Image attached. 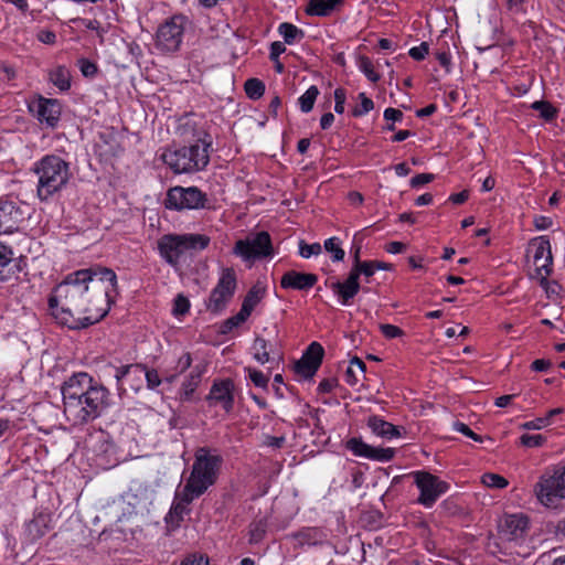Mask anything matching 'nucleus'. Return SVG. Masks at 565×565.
<instances>
[{"instance_id":"40","label":"nucleus","mask_w":565,"mask_h":565,"mask_svg":"<svg viewBox=\"0 0 565 565\" xmlns=\"http://www.w3.org/2000/svg\"><path fill=\"white\" fill-rule=\"evenodd\" d=\"M369 459L381 462H387L393 459L395 450L393 448H379L371 446Z\"/></svg>"},{"instance_id":"6","label":"nucleus","mask_w":565,"mask_h":565,"mask_svg":"<svg viewBox=\"0 0 565 565\" xmlns=\"http://www.w3.org/2000/svg\"><path fill=\"white\" fill-rule=\"evenodd\" d=\"M110 393L102 384L88 390L78 401V412L65 413L75 424H87L98 418L110 405Z\"/></svg>"},{"instance_id":"4","label":"nucleus","mask_w":565,"mask_h":565,"mask_svg":"<svg viewBox=\"0 0 565 565\" xmlns=\"http://www.w3.org/2000/svg\"><path fill=\"white\" fill-rule=\"evenodd\" d=\"M199 143L183 146L174 150H166L161 158L174 173H192L203 170L210 161L209 148L212 142L201 140Z\"/></svg>"},{"instance_id":"11","label":"nucleus","mask_w":565,"mask_h":565,"mask_svg":"<svg viewBox=\"0 0 565 565\" xmlns=\"http://www.w3.org/2000/svg\"><path fill=\"white\" fill-rule=\"evenodd\" d=\"M189 22L183 14H174L160 24L156 35V45L163 52H175L179 50L185 24Z\"/></svg>"},{"instance_id":"57","label":"nucleus","mask_w":565,"mask_h":565,"mask_svg":"<svg viewBox=\"0 0 565 565\" xmlns=\"http://www.w3.org/2000/svg\"><path fill=\"white\" fill-rule=\"evenodd\" d=\"M434 179H435V175L433 173H419L411 179L409 184L412 188H419L424 184H427V183L434 181Z\"/></svg>"},{"instance_id":"5","label":"nucleus","mask_w":565,"mask_h":565,"mask_svg":"<svg viewBox=\"0 0 565 565\" xmlns=\"http://www.w3.org/2000/svg\"><path fill=\"white\" fill-rule=\"evenodd\" d=\"M210 242L207 235L199 233L166 234L158 241V250L169 265L175 266L184 253L203 250Z\"/></svg>"},{"instance_id":"18","label":"nucleus","mask_w":565,"mask_h":565,"mask_svg":"<svg viewBox=\"0 0 565 565\" xmlns=\"http://www.w3.org/2000/svg\"><path fill=\"white\" fill-rule=\"evenodd\" d=\"M530 248H533L534 255V265H535V275H541L546 273V275L552 274L553 266V255L551 250L550 239L546 236H540L531 241Z\"/></svg>"},{"instance_id":"43","label":"nucleus","mask_w":565,"mask_h":565,"mask_svg":"<svg viewBox=\"0 0 565 565\" xmlns=\"http://www.w3.org/2000/svg\"><path fill=\"white\" fill-rule=\"evenodd\" d=\"M249 380L257 387L266 388L269 382V377L265 375L262 371H258L253 367H246Z\"/></svg>"},{"instance_id":"54","label":"nucleus","mask_w":565,"mask_h":565,"mask_svg":"<svg viewBox=\"0 0 565 565\" xmlns=\"http://www.w3.org/2000/svg\"><path fill=\"white\" fill-rule=\"evenodd\" d=\"M454 429L463 434L465 436L473 439L475 441L481 443L483 440L482 436L473 433L468 425L461 422L454 423Z\"/></svg>"},{"instance_id":"25","label":"nucleus","mask_w":565,"mask_h":565,"mask_svg":"<svg viewBox=\"0 0 565 565\" xmlns=\"http://www.w3.org/2000/svg\"><path fill=\"white\" fill-rule=\"evenodd\" d=\"M12 250L0 243V281L9 280L20 268L12 264Z\"/></svg>"},{"instance_id":"32","label":"nucleus","mask_w":565,"mask_h":565,"mask_svg":"<svg viewBox=\"0 0 565 565\" xmlns=\"http://www.w3.org/2000/svg\"><path fill=\"white\" fill-rule=\"evenodd\" d=\"M531 108L540 113V117L546 121H552L557 117L558 110L546 100H536Z\"/></svg>"},{"instance_id":"45","label":"nucleus","mask_w":565,"mask_h":565,"mask_svg":"<svg viewBox=\"0 0 565 565\" xmlns=\"http://www.w3.org/2000/svg\"><path fill=\"white\" fill-rule=\"evenodd\" d=\"M266 534V524L263 521H259L250 526L249 530V543L257 544L259 543Z\"/></svg>"},{"instance_id":"15","label":"nucleus","mask_w":565,"mask_h":565,"mask_svg":"<svg viewBox=\"0 0 565 565\" xmlns=\"http://www.w3.org/2000/svg\"><path fill=\"white\" fill-rule=\"evenodd\" d=\"M29 109L33 113L41 124H45L50 128H55L60 121L62 114V105L57 99L39 98L29 105Z\"/></svg>"},{"instance_id":"64","label":"nucleus","mask_w":565,"mask_h":565,"mask_svg":"<svg viewBox=\"0 0 565 565\" xmlns=\"http://www.w3.org/2000/svg\"><path fill=\"white\" fill-rule=\"evenodd\" d=\"M337 384H338V380L334 377L324 379L323 381L320 382V384L318 386V391L320 393H330L337 386Z\"/></svg>"},{"instance_id":"3","label":"nucleus","mask_w":565,"mask_h":565,"mask_svg":"<svg viewBox=\"0 0 565 565\" xmlns=\"http://www.w3.org/2000/svg\"><path fill=\"white\" fill-rule=\"evenodd\" d=\"M38 175L36 194L43 202L62 191L72 178L70 162L56 154H46L34 163Z\"/></svg>"},{"instance_id":"20","label":"nucleus","mask_w":565,"mask_h":565,"mask_svg":"<svg viewBox=\"0 0 565 565\" xmlns=\"http://www.w3.org/2000/svg\"><path fill=\"white\" fill-rule=\"evenodd\" d=\"M22 220V211L13 201L0 200V234L12 233Z\"/></svg>"},{"instance_id":"19","label":"nucleus","mask_w":565,"mask_h":565,"mask_svg":"<svg viewBox=\"0 0 565 565\" xmlns=\"http://www.w3.org/2000/svg\"><path fill=\"white\" fill-rule=\"evenodd\" d=\"M326 286H328L333 294L338 296L340 303L343 306L350 305L352 299L361 289L360 282L350 271L345 280L340 281L327 279Z\"/></svg>"},{"instance_id":"31","label":"nucleus","mask_w":565,"mask_h":565,"mask_svg":"<svg viewBox=\"0 0 565 565\" xmlns=\"http://www.w3.org/2000/svg\"><path fill=\"white\" fill-rule=\"evenodd\" d=\"M247 319H248V316L245 315L242 310H239L238 313H236L233 317L227 318L220 324L217 333L222 334V335H226L230 332H232L235 328H238Z\"/></svg>"},{"instance_id":"34","label":"nucleus","mask_w":565,"mask_h":565,"mask_svg":"<svg viewBox=\"0 0 565 565\" xmlns=\"http://www.w3.org/2000/svg\"><path fill=\"white\" fill-rule=\"evenodd\" d=\"M354 366L358 367L359 372L361 374H364L365 371H366V365L365 363L358 356H354L351 361H350V366L345 371V382L349 384V385H355L359 381L355 372H356V369H354Z\"/></svg>"},{"instance_id":"7","label":"nucleus","mask_w":565,"mask_h":565,"mask_svg":"<svg viewBox=\"0 0 565 565\" xmlns=\"http://www.w3.org/2000/svg\"><path fill=\"white\" fill-rule=\"evenodd\" d=\"M537 500L547 508H557L565 499V466L544 472L534 487Z\"/></svg>"},{"instance_id":"29","label":"nucleus","mask_w":565,"mask_h":565,"mask_svg":"<svg viewBox=\"0 0 565 565\" xmlns=\"http://www.w3.org/2000/svg\"><path fill=\"white\" fill-rule=\"evenodd\" d=\"M278 32L284 38L282 43L289 45L299 42L305 38L303 30L289 22L280 23L278 26Z\"/></svg>"},{"instance_id":"52","label":"nucleus","mask_w":565,"mask_h":565,"mask_svg":"<svg viewBox=\"0 0 565 565\" xmlns=\"http://www.w3.org/2000/svg\"><path fill=\"white\" fill-rule=\"evenodd\" d=\"M380 330L386 339H394L404 334V331L401 328L388 323L380 324Z\"/></svg>"},{"instance_id":"48","label":"nucleus","mask_w":565,"mask_h":565,"mask_svg":"<svg viewBox=\"0 0 565 565\" xmlns=\"http://www.w3.org/2000/svg\"><path fill=\"white\" fill-rule=\"evenodd\" d=\"M142 374H145V377L147 381V387L149 390H154L162 383V379L160 377L158 371L154 369L149 370L145 365V370H142Z\"/></svg>"},{"instance_id":"51","label":"nucleus","mask_w":565,"mask_h":565,"mask_svg":"<svg viewBox=\"0 0 565 565\" xmlns=\"http://www.w3.org/2000/svg\"><path fill=\"white\" fill-rule=\"evenodd\" d=\"M189 309H190V302H189L188 298H185L182 295H178L174 299L173 313L175 316H182V315L186 313L189 311Z\"/></svg>"},{"instance_id":"56","label":"nucleus","mask_w":565,"mask_h":565,"mask_svg":"<svg viewBox=\"0 0 565 565\" xmlns=\"http://www.w3.org/2000/svg\"><path fill=\"white\" fill-rule=\"evenodd\" d=\"M347 99L345 90L341 87L337 88L334 90V111L337 114H343L344 113V104Z\"/></svg>"},{"instance_id":"22","label":"nucleus","mask_w":565,"mask_h":565,"mask_svg":"<svg viewBox=\"0 0 565 565\" xmlns=\"http://www.w3.org/2000/svg\"><path fill=\"white\" fill-rule=\"evenodd\" d=\"M367 426L373 434L383 438L392 439L401 436V431L397 426H394L377 415H372L367 418Z\"/></svg>"},{"instance_id":"61","label":"nucleus","mask_w":565,"mask_h":565,"mask_svg":"<svg viewBox=\"0 0 565 565\" xmlns=\"http://www.w3.org/2000/svg\"><path fill=\"white\" fill-rule=\"evenodd\" d=\"M38 40L44 44H54L56 42V34L51 30H41L38 33Z\"/></svg>"},{"instance_id":"36","label":"nucleus","mask_w":565,"mask_h":565,"mask_svg":"<svg viewBox=\"0 0 565 565\" xmlns=\"http://www.w3.org/2000/svg\"><path fill=\"white\" fill-rule=\"evenodd\" d=\"M347 448L351 450L355 456L364 457L369 459L371 451V445L364 443L362 439L353 437L347 441Z\"/></svg>"},{"instance_id":"35","label":"nucleus","mask_w":565,"mask_h":565,"mask_svg":"<svg viewBox=\"0 0 565 565\" xmlns=\"http://www.w3.org/2000/svg\"><path fill=\"white\" fill-rule=\"evenodd\" d=\"M245 93L250 99H259L265 93V84L258 78H249L244 85Z\"/></svg>"},{"instance_id":"41","label":"nucleus","mask_w":565,"mask_h":565,"mask_svg":"<svg viewBox=\"0 0 565 565\" xmlns=\"http://www.w3.org/2000/svg\"><path fill=\"white\" fill-rule=\"evenodd\" d=\"M358 98L361 102L360 106H356L352 109L353 117H362L365 114L370 113L374 108V103L371 98H369L365 93H360Z\"/></svg>"},{"instance_id":"53","label":"nucleus","mask_w":565,"mask_h":565,"mask_svg":"<svg viewBox=\"0 0 565 565\" xmlns=\"http://www.w3.org/2000/svg\"><path fill=\"white\" fill-rule=\"evenodd\" d=\"M180 565H210V559L203 554H190L188 555Z\"/></svg>"},{"instance_id":"38","label":"nucleus","mask_w":565,"mask_h":565,"mask_svg":"<svg viewBox=\"0 0 565 565\" xmlns=\"http://www.w3.org/2000/svg\"><path fill=\"white\" fill-rule=\"evenodd\" d=\"M324 249L328 253L332 254L333 262H341L344 258V250L340 246V241L338 237H330L324 242Z\"/></svg>"},{"instance_id":"62","label":"nucleus","mask_w":565,"mask_h":565,"mask_svg":"<svg viewBox=\"0 0 565 565\" xmlns=\"http://www.w3.org/2000/svg\"><path fill=\"white\" fill-rule=\"evenodd\" d=\"M191 363H192V358H191L190 353H184L183 355H181L179 358L177 366H175V369L178 370L177 374H181V373L185 372L191 366Z\"/></svg>"},{"instance_id":"55","label":"nucleus","mask_w":565,"mask_h":565,"mask_svg":"<svg viewBox=\"0 0 565 565\" xmlns=\"http://www.w3.org/2000/svg\"><path fill=\"white\" fill-rule=\"evenodd\" d=\"M429 52L427 42H423L419 46H414L409 50L408 54L415 61H423Z\"/></svg>"},{"instance_id":"17","label":"nucleus","mask_w":565,"mask_h":565,"mask_svg":"<svg viewBox=\"0 0 565 565\" xmlns=\"http://www.w3.org/2000/svg\"><path fill=\"white\" fill-rule=\"evenodd\" d=\"M529 530V519L523 514L505 515L498 525L501 540L519 541L523 539Z\"/></svg>"},{"instance_id":"44","label":"nucleus","mask_w":565,"mask_h":565,"mask_svg":"<svg viewBox=\"0 0 565 565\" xmlns=\"http://www.w3.org/2000/svg\"><path fill=\"white\" fill-rule=\"evenodd\" d=\"M545 441H546V437L543 435H540V434H537V435L524 434L520 437L521 445H523L525 447H530V448L541 447L544 445Z\"/></svg>"},{"instance_id":"50","label":"nucleus","mask_w":565,"mask_h":565,"mask_svg":"<svg viewBox=\"0 0 565 565\" xmlns=\"http://www.w3.org/2000/svg\"><path fill=\"white\" fill-rule=\"evenodd\" d=\"M78 66H79V70L82 72V74L85 77L92 78L98 72L97 65L95 63L90 62L89 60L84 58V57L78 60Z\"/></svg>"},{"instance_id":"59","label":"nucleus","mask_w":565,"mask_h":565,"mask_svg":"<svg viewBox=\"0 0 565 565\" xmlns=\"http://www.w3.org/2000/svg\"><path fill=\"white\" fill-rule=\"evenodd\" d=\"M286 52V45L285 43L280 41H275L270 44V53L269 58L270 61L279 60L280 54Z\"/></svg>"},{"instance_id":"27","label":"nucleus","mask_w":565,"mask_h":565,"mask_svg":"<svg viewBox=\"0 0 565 565\" xmlns=\"http://www.w3.org/2000/svg\"><path fill=\"white\" fill-rule=\"evenodd\" d=\"M49 79L60 90L66 92L71 88V73L65 66H57L49 73Z\"/></svg>"},{"instance_id":"24","label":"nucleus","mask_w":565,"mask_h":565,"mask_svg":"<svg viewBox=\"0 0 565 565\" xmlns=\"http://www.w3.org/2000/svg\"><path fill=\"white\" fill-rule=\"evenodd\" d=\"M266 295V287L257 281L255 285L250 287V289L247 291L241 310L247 315L248 317L252 315L254 308L262 301V299Z\"/></svg>"},{"instance_id":"12","label":"nucleus","mask_w":565,"mask_h":565,"mask_svg":"<svg viewBox=\"0 0 565 565\" xmlns=\"http://www.w3.org/2000/svg\"><path fill=\"white\" fill-rule=\"evenodd\" d=\"M94 379L85 372L75 373L70 376L62 385L64 413L78 412L79 397L88 390L98 385Z\"/></svg>"},{"instance_id":"1","label":"nucleus","mask_w":565,"mask_h":565,"mask_svg":"<svg viewBox=\"0 0 565 565\" xmlns=\"http://www.w3.org/2000/svg\"><path fill=\"white\" fill-rule=\"evenodd\" d=\"M118 295L116 273L99 265L68 274L49 297L54 320L78 330L99 322Z\"/></svg>"},{"instance_id":"33","label":"nucleus","mask_w":565,"mask_h":565,"mask_svg":"<svg viewBox=\"0 0 565 565\" xmlns=\"http://www.w3.org/2000/svg\"><path fill=\"white\" fill-rule=\"evenodd\" d=\"M319 93L318 87L312 85L299 97L298 102L302 113H309L312 110Z\"/></svg>"},{"instance_id":"26","label":"nucleus","mask_w":565,"mask_h":565,"mask_svg":"<svg viewBox=\"0 0 565 565\" xmlns=\"http://www.w3.org/2000/svg\"><path fill=\"white\" fill-rule=\"evenodd\" d=\"M300 544L317 545L327 540V534L320 527H303L294 534Z\"/></svg>"},{"instance_id":"47","label":"nucleus","mask_w":565,"mask_h":565,"mask_svg":"<svg viewBox=\"0 0 565 565\" xmlns=\"http://www.w3.org/2000/svg\"><path fill=\"white\" fill-rule=\"evenodd\" d=\"M360 68L371 82L376 83L380 79V75L374 71L372 61L369 57H361Z\"/></svg>"},{"instance_id":"30","label":"nucleus","mask_w":565,"mask_h":565,"mask_svg":"<svg viewBox=\"0 0 565 565\" xmlns=\"http://www.w3.org/2000/svg\"><path fill=\"white\" fill-rule=\"evenodd\" d=\"M201 370L195 366L186 381L182 384L181 399L189 401L201 381Z\"/></svg>"},{"instance_id":"60","label":"nucleus","mask_w":565,"mask_h":565,"mask_svg":"<svg viewBox=\"0 0 565 565\" xmlns=\"http://www.w3.org/2000/svg\"><path fill=\"white\" fill-rule=\"evenodd\" d=\"M361 249H362V239L358 238V235H355L353 238L352 247H351V253L353 256V265H358L359 263L362 262L360 258Z\"/></svg>"},{"instance_id":"58","label":"nucleus","mask_w":565,"mask_h":565,"mask_svg":"<svg viewBox=\"0 0 565 565\" xmlns=\"http://www.w3.org/2000/svg\"><path fill=\"white\" fill-rule=\"evenodd\" d=\"M548 425V417H539L522 425L523 429H541Z\"/></svg>"},{"instance_id":"49","label":"nucleus","mask_w":565,"mask_h":565,"mask_svg":"<svg viewBox=\"0 0 565 565\" xmlns=\"http://www.w3.org/2000/svg\"><path fill=\"white\" fill-rule=\"evenodd\" d=\"M327 4L328 0H309L306 13L313 17H327V14L320 12Z\"/></svg>"},{"instance_id":"16","label":"nucleus","mask_w":565,"mask_h":565,"mask_svg":"<svg viewBox=\"0 0 565 565\" xmlns=\"http://www.w3.org/2000/svg\"><path fill=\"white\" fill-rule=\"evenodd\" d=\"M234 382L231 379L215 380L206 401L210 406L220 405L226 413L234 407Z\"/></svg>"},{"instance_id":"8","label":"nucleus","mask_w":565,"mask_h":565,"mask_svg":"<svg viewBox=\"0 0 565 565\" xmlns=\"http://www.w3.org/2000/svg\"><path fill=\"white\" fill-rule=\"evenodd\" d=\"M164 206L168 210H200L210 209V201L206 193L196 186H174L169 189L164 200Z\"/></svg>"},{"instance_id":"21","label":"nucleus","mask_w":565,"mask_h":565,"mask_svg":"<svg viewBox=\"0 0 565 565\" xmlns=\"http://www.w3.org/2000/svg\"><path fill=\"white\" fill-rule=\"evenodd\" d=\"M317 281L318 276L316 274L288 270L282 275L280 286L284 289L306 291L312 288Z\"/></svg>"},{"instance_id":"13","label":"nucleus","mask_w":565,"mask_h":565,"mask_svg":"<svg viewBox=\"0 0 565 565\" xmlns=\"http://www.w3.org/2000/svg\"><path fill=\"white\" fill-rule=\"evenodd\" d=\"M415 483L420 491L417 502L425 508H431L438 498L446 493L449 484L440 480L437 476L427 471H416L413 473Z\"/></svg>"},{"instance_id":"23","label":"nucleus","mask_w":565,"mask_h":565,"mask_svg":"<svg viewBox=\"0 0 565 565\" xmlns=\"http://www.w3.org/2000/svg\"><path fill=\"white\" fill-rule=\"evenodd\" d=\"M50 514L39 513L25 524V534L29 541L33 542L46 534L49 531Z\"/></svg>"},{"instance_id":"28","label":"nucleus","mask_w":565,"mask_h":565,"mask_svg":"<svg viewBox=\"0 0 565 565\" xmlns=\"http://www.w3.org/2000/svg\"><path fill=\"white\" fill-rule=\"evenodd\" d=\"M142 370H145V364L136 363V364H128L120 367H115V374L114 377L116 379L117 384V391L118 394L121 396L126 388L122 385V380L129 375L131 372H136L139 376L142 375Z\"/></svg>"},{"instance_id":"39","label":"nucleus","mask_w":565,"mask_h":565,"mask_svg":"<svg viewBox=\"0 0 565 565\" xmlns=\"http://www.w3.org/2000/svg\"><path fill=\"white\" fill-rule=\"evenodd\" d=\"M481 481L486 487L493 489H503L509 484L504 477L491 472L484 473L481 478Z\"/></svg>"},{"instance_id":"46","label":"nucleus","mask_w":565,"mask_h":565,"mask_svg":"<svg viewBox=\"0 0 565 565\" xmlns=\"http://www.w3.org/2000/svg\"><path fill=\"white\" fill-rule=\"evenodd\" d=\"M322 247L319 243L307 244L305 241L299 242V254L303 258H309L313 255H319Z\"/></svg>"},{"instance_id":"14","label":"nucleus","mask_w":565,"mask_h":565,"mask_svg":"<svg viewBox=\"0 0 565 565\" xmlns=\"http://www.w3.org/2000/svg\"><path fill=\"white\" fill-rule=\"evenodd\" d=\"M323 355L324 349L320 343H310L302 356L295 362L294 372L306 380L312 379L322 363Z\"/></svg>"},{"instance_id":"37","label":"nucleus","mask_w":565,"mask_h":565,"mask_svg":"<svg viewBox=\"0 0 565 565\" xmlns=\"http://www.w3.org/2000/svg\"><path fill=\"white\" fill-rule=\"evenodd\" d=\"M375 267L373 260H362L358 265H352L350 273L355 276L359 280L360 276L363 275L365 278H370L375 274Z\"/></svg>"},{"instance_id":"10","label":"nucleus","mask_w":565,"mask_h":565,"mask_svg":"<svg viewBox=\"0 0 565 565\" xmlns=\"http://www.w3.org/2000/svg\"><path fill=\"white\" fill-rule=\"evenodd\" d=\"M237 286L236 274L232 267L222 269L216 286L212 289L209 299L205 301L206 309L212 313H220L232 300Z\"/></svg>"},{"instance_id":"42","label":"nucleus","mask_w":565,"mask_h":565,"mask_svg":"<svg viewBox=\"0 0 565 565\" xmlns=\"http://www.w3.org/2000/svg\"><path fill=\"white\" fill-rule=\"evenodd\" d=\"M548 276L550 275H546V273H543L533 277L540 280V286L545 290L546 296L551 298L558 294L561 286L556 281H548Z\"/></svg>"},{"instance_id":"2","label":"nucleus","mask_w":565,"mask_h":565,"mask_svg":"<svg viewBox=\"0 0 565 565\" xmlns=\"http://www.w3.org/2000/svg\"><path fill=\"white\" fill-rule=\"evenodd\" d=\"M222 463L223 458L220 455L211 454L207 447L199 448L183 489L182 501L189 504L213 486L218 478Z\"/></svg>"},{"instance_id":"9","label":"nucleus","mask_w":565,"mask_h":565,"mask_svg":"<svg viewBox=\"0 0 565 565\" xmlns=\"http://www.w3.org/2000/svg\"><path fill=\"white\" fill-rule=\"evenodd\" d=\"M233 254L246 262L273 256L274 248L269 233L262 231L238 239L234 245Z\"/></svg>"},{"instance_id":"63","label":"nucleus","mask_w":565,"mask_h":565,"mask_svg":"<svg viewBox=\"0 0 565 565\" xmlns=\"http://www.w3.org/2000/svg\"><path fill=\"white\" fill-rule=\"evenodd\" d=\"M383 116H384L385 120L395 122V121H401L403 119L404 115L399 109L388 107L384 110Z\"/></svg>"}]
</instances>
